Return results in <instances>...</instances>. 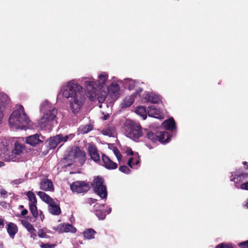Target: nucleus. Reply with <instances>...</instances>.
I'll use <instances>...</instances> for the list:
<instances>
[{
    "label": "nucleus",
    "instance_id": "423d86ee",
    "mask_svg": "<svg viewBox=\"0 0 248 248\" xmlns=\"http://www.w3.org/2000/svg\"><path fill=\"white\" fill-rule=\"evenodd\" d=\"M85 101L83 92H78L71 97L69 100V106L72 112L78 113L81 109Z\"/></svg>",
    "mask_w": 248,
    "mask_h": 248
},
{
    "label": "nucleus",
    "instance_id": "2eb2a0df",
    "mask_svg": "<svg viewBox=\"0 0 248 248\" xmlns=\"http://www.w3.org/2000/svg\"><path fill=\"white\" fill-rule=\"evenodd\" d=\"M126 153L128 155H131L128 159V166L131 168H134V166L138 165L140 162V157L138 154L134 153L130 149L127 150Z\"/></svg>",
    "mask_w": 248,
    "mask_h": 248
},
{
    "label": "nucleus",
    "instance_id": "f8f14e48",
    "mask_svg": "<svg viewBox=\"0 0 248 248\" xmlns=\"http://www.w3.org/2000/svg\"><path fill=\"white\" fill-rule=\"evenodd\" d=\"M107 95H109L111 97L117 98L120 96V91L119 85L116 83H111L105 89Z\"/></svg>",
    "mask_w": 248,
    "mask_h": 248
},
{
    "label": "nucleus",
    "instance_id": "58836bf2",
    "mask_svg": "<svg viewBox=\"0 0 248 248\" xmlns=\"http://www.w3.org/2000/svg\"><path fill=\"white\" fill-rule=\"evenodd\" d=\"M119 170L125 173H128L130 172V170L126 166H121L119 168Z\"/></svg>",
    "mask_w": 248,
    "mask_h": 248
},
{
    "label": "nucleus",
    "instance_id": "5fc2aeb1",
    "mask_svg": "<svg viewBox=\"0 0 248 248\" xmlns=\"http://www.w3.org/2000/svg\"><path fill=\"white\" fill-rule=\"evenodd\" d=\"M1 194L2 195H6L7 193V192L5 190H1L0 192Z\"/></svg>",
    "mask_w": 248,
    "mask_h": 248
},
{
    "label": "nucleus",
    "instance_id": "c9c22d12",
    "mask_svg": "<svg viewBox=\"0 0 248 248\" xmlns=\"http://www.w3.org/2000/svg\"><path fill=\"white\" fill-rule=\"evenodd\" d=\"M114 154L115 155L118 161L120 163L122 161V155L120 153L119 151L116 148H114L113 150Z\"/></svg>",
    "mask_w": 248,
    "mask_h": 248
},
{
    "label": "nucleus",
    "instance_id": "4d7b16f0",
    "mask_svg": "<svg viewBox=\"0 0 248 248\" xmlns=\"http://www.w3.org/2000/svg\"><path fill=\"white\" fill-rule=\"evenodd\" d=\"M107 212H108V213H109L111 212V208H108L107 209Z\"/></svg>",
    "mask_w": 248,
    "mask_h": 248
},
{
    "label": "nucleus",
    "instance_id": "ddd939ff",
    "mask_svg": "<svg viewBox=\"0 0 248 248\" xmlns=\"http://www.w3.org/2000/svg\"><path fill=\"white\" fill-rule=\"evenodd\" d=\"M148 114L149 116L154 117L158 119H164V113L160 108H157L154 105H151L148 107Z\"/></svg>",
    "mask_w": 248,
    "mask_h": 248
},
{
    "label": "nucleus",
    "instance_id": "473e14b6",
    "mask_svg": "<svg viewBox=\"0 0 248 248\" xmlns=\"http://www.w3.org/2000/svg\"><path fill=\"white\" fill-rule=\"evenodd\" d=\"M124 82L125 87L128 88L129 90L132 89L135 86V81L133 79H125Z\"/></svg>",
    "mask_w": 248,
    "mask_h": 248
},
{
    "label": "nucleus",
    "instance_id": "9d476101",
    "mask_svg": "<svg viewBox=\"0 0 248 248\" xmlns=\"http://www.w3.org/2000/svg\"><path fill=\"white\" fill-rule=\"evenodd\" d=\"M74 136V134H70L68 135H58L51 137L48 141L49 146L50 148L54 149L59 144L62 142H65L68 140H71Z\"/></svg>",
    "mask_w": 248,
    "mask_h": 248
},
{
    "label": "nucleus",
    "instance_id": "37998d69",
    "mask_svg": "<svg viewBox=\"0 0 248 248\" xmlns=\"http://www.w3.org/2000/svg\"><path fill=\"white\" fill-rule=\"evenodd\" d=\"M56 245L55 244H49L48 243H46V244H43L42 246H41V247L42 248H53L55 247Z\"/></svg>",
    "mask_w": 248,
    "mask_h": 248
},
{
    "label": "nucleus",
    "instance_id": "5701e85b",
    "mask_svg": "<svg viewBox=\"0 0 248 248\" xmlns=\"http://www.w3.org/2000/svg\"><path fill=\"white\" fill-rule=\"evenodd\" d=\"M135 97V93L126 96L121 104L122 108H125L130 106L133 103Z\"/></svg>",
    "mask_w": 248,
    "mask_h": 248
},
{
    "label": "nucleus",
    "instance_id": "1a4fd4ad",
    "mask_svg": "<svg viewBox=\"0 0 248 248\" xmlns=\"http://www.w3.org/2000/svg\"><path fill=\"white\" fill-rule=\"evenodd\" d=\"M92 186L95 191L102 198H106L107 192L106 187L103 185L102 179L100 177L94 178L92 183Z\"/></svg>",
    "mask_w": 248,
    "mask_h": 248
},
{
    "label": "nucleus",
    "instance_id": "cd10ccee",
    "mask_svg": "<svg viewBox=\"0 0 248 248\" xmlns=\"http://www.w3.org/2000/svg\"><path fill=\"white\" fill-rule=\"evenodd\" d=\"M96 232L93 229H87L83 232V235L85 238L87 239H92L94 238V235Z\"/></svg>",
    "mask_w": 248,
    "mask_h": 248
},
{
    "label": "nucleus",
    "instance_id": "6ab92c4d",
    "mask_svg": "<svg viewBox=\"0 0 248 248\" xmlns=\"http://www.w3.org/2000/svg\"><path fill=\"white\" fill-rule=\"evenodd\" d=\"M102 159L104 165L107 169L110 170L115 169L117 168V164L111 161L108 156L103 155Z\"/></svg>",
    "mask_w": 248,
    "mask_h": 248
},
{
    "label": "nucleus",
    "instance_id": "b1692460",
    "mask_svg": "<svg viewBox=\"0 0 248 248\" xmlns=\"http://www.w3.org/2000/svg\"><path fill=\"white\" fill-rule=\"evenodd\" d=\"M40 188L45 191H53L52 183L49 180H43L40 183Z\"/></svg>",
    "mask_w": 248,
    "mask_h": 248
},
{
    "label": "nucleus",
    "instance_id": "ea45409f",
    "mask_svg": "<svg viewBox=\"0 0 248 248\" xmlns=\"http://www.w3.org/2000/svg\"><path fill=\"white\" fill-rule=\"evenodd\" d=\"M216 248H233V247L230 244H225L222 243L217 245Z\"/></svg>",
    "mask_w": 248,
    "mask_h": 248
},
{
    "label": "nucleus",
    "instance_id": "a878e982",
    "mask_svg": "<svg viewBox=\"0 0 248 248\" xmlns=\"http://www.w3.org/2000/svg\"><path fill=\"white\" fill-rule=\"evenodd\" d=\"M49 212L53 215L58 216L61 213V209L60 207L54 203H51L48 206Z\"/></svg>",
    "mask_w": 248,
    "mask_h": 248
},
{
    "label": "nucleus",
    "instance_id": "2f4dec72",
    "mask_svg": "<svg viewBox=\"0 0 248 248\" xmlns=\"http://www.w3.org/2000/svg\"><path fill=\"white\" fill-rule=\"evenodd\" d=\"M26 195L29 200L30 204H36L37 202L36 198L34 193L31 191H28L26 193Z\"/></svg>",
    "mask_w": 248,
    "mask_h": 248
},
{
    "label": "nucleus",
    "instance_id": "49530a36",
    "mask_svg": "<svg viewBox=\"0 0 248 248\" xmlns=\"http://www.w3.org/2000/svg\"><path fill=\"white\" fill-rule=\"evenodd\" d=\"M96 202V200L93 199L89 198L87 199V202L90 204H92Z\"/></svg>",
    "mask_w": 248,
    "mask_h": 248
},
{
    "label": "nucleus",
    "instance_id": "a18cd8bd",
    "mask_svg": "<svg viewBox=\"0 0 248 248\" xmlns=\"http://www.w3.org/2000/svg\"><path fill=\"white\" fill-rule=\"evenodd\" d=\"M161 138L162 139H163L164 140H166V141H163V142H160L161 143H167V142H169L170 140V137L169 134H168V139H166V136H162Z\"/></svg>",
    "mask_w": 248,
    "mask_h": 248
},
{
    "label": "nucleus",
    "instance_id": "dca6fc26",
    "mask_svg": "<svg viewBox=\"0 0 248 248\" xmlns=\"http://www.w3.org/2000/svg\"><path fill=\"white\" fill-rule=\"evenodd\" d=\"M58 229L60 232H76L77 229L72 225L63 223L58 226Z\"/></svg>",
    "mask_w": 248,
    "mask_h": 248
},
{
    "label": "nucleus",
    "instance_id": "09e8293b",
    "mask_svg": "<svg viewBox=\"0 0 248 248\" xmlns=\"http://www.w3.org/2000/svg\"><path fill=\"white\" fill-rule=\"evenodd\" d=\"M243 206L245 208H248V199L244 202Z\"/></svg>",
    "mask_w": 248,
    "mask_h": 248
},
{
    "label": "nucleus",
    "instance_id": "79ce46f5",
    "mask_svg": "<svg viewBox=\"0 0 248 248\" xmlns=\"http://www.w3.org/2000/svg\"><path fill=\"white\" fill-rule=\"evenodd\" d=\"M29 232L31 234V237L33 238V239L37 236V231L34 228H33V229Z\"/></svg>",
    "mask_w": 248,
    "mask_h": 248
},
{
    "label": "nucleus",
    "instance_id": "20e7f679",
    "mask_svg": "<svg viewBox=\"0 0 248 248\" xmlns=\"http://www.w3.org/2000/svg\"><path fill=\"white\" fill-rule=\"evenodd\" d=\"M125 125V134L128 138L136 140L143 136L142 127L140 124L131 120H127Z\"/></svg>",
    "mask_w": 248,
    "mask_h": 248
},
{
    "label": "nucleus",
    "instance_id": "8fccbe9b",
    "mask_svg": "<svg viewBox=\"0 0 248 248\" xmlns=\"http://www.w3.org/2000/svg\"><path fill=\"white\" fill-rule=\"evenodd\" d=\"M0 204L4 208H7L9 206L8 204L3 202H1Z\"/></svg>",
    "mask_w": 248,
    "mask_h": 248
},
{
    "label": "nucleus",
    "instance_id": "bf43d9fd",
    "mask_svg": "<svg viewBox=\"0 0 248 248\" xmlns=\"http://www.w3.org/2000/svg\"><path fill=\"white\" fill-rule=\"evenodd\" d=\"M104 218H104V217L100 218V219H104Z\"/></svg>",
    "mask_w": 248,
    "mask_h": 248
},
{
    "label": "nucleus",
    "instance_id": "3c124183",
    "mask_svg": "<svg viewBox=\"0 0 248 248\" xmlns=\"http://www.w3.org/2000/svg\"><path fill=\"white\" fill-rule=\"evenodd\" d=\"M27 213H28V211L26 209H23L21 211V215L25 216L27 214Z\"/></svg>",
    "mask_w": 248,
    "mask_h": 248
},
{
    "label": "nucleus",
    "instance_id": "4c0bfd02",
    "mask_svg": "<svg viewBox=\"0 0 248 248\" xmlns=\"http://www.w3.org/2000/svg\"><path fill=\"white\" fill-rule=\"evenodd\" d=\"M23 181H24V180L23 179L18 178V179H16L10 182V184L13 186L16 185H19V184H20L22 183H23Z\"/></svg>",
    "mask_w": 248,
    "mask_h": 248
},
{
    "label": "nucleus",
    "instance_id": "412c9836",
    "mask_svg": "<svg viewBox=\"0 0 248 248\" xmlns=\"http://www.w3.org/2000/svg\"><path fill=\"white\" fill-rule=\"evenodd\" d=\"M88 152L91 158L95 162H98L100 160L99 155L95 146L90 145L88 147Z\"/></svg>",
    "mask_w": 248,
    "mask_h": 248
},
{
    "label": "nucleus",
    "instance_id": "c85d7f7f",
    "mask_svg": "<svg viewBox=\"0 0 248 248\" xmlns=\"http://www.w3.org/2000/svg\"><path fill=\"white\" fill-rule=\"evenodd\" d=\"M102 133L104 135L109 137H115L116 136L115 129L114 126H108L102 131Z\"/></svg>",
    "mask_w": 248,
    "mask_h": 248
},
{
    "label": "nucleus",
    "instance_id": "6e6552de",
    "mask_svg": "<svg viewBox=\"0 0 248 248\" xmlns=\"http://www.w3.org/2000/svg\"><path fill=\"white\" fill-rule=\"evenodd\" d=\"M85 154L78 148H75L71 150L66 156L65 160L70 165L73 162L82 163L85 160Z\"/></svg>",
    "mask_w": 248,
    "mask_h": 248
},
{
    "label": "nucleus",
    "instance_id": "aec40b11",
    "mask_svg": "<svg viewBox=\"0 0 248 248\" xmlns=\"http://www.w3.org/2000/svg\"><path fill=\"white\" fill-rule=\"evenodd\" d=\"M26 141L27 144L34 146L41 142L42 140L40 139L39 135L35 134L28 137L26 138Z\"/></svg>",
    "mask_w": 248,
    "mask_h": 248
},
{
    "label": "nucleus",
    "instance_id": "393cba45",
    "mask_svg": "<svg viewBox=\"0 0 248 248\" xmlns=\"http://www.w3.org/2000/svg\"><path fill=\"white\" fill-rule=\"evenodd\" d=\"M37 195L43 201L47 203L49 205L54 203L53 199L44 192L39 191L37 193Z\"/></svg>",
    "mask_w": 248,
    "mask_h": 248
},
{
    "label": "nucleus",
    "instance_id": "bb28decb",
    "mask_svg": "<svg viewBox=\"0 0 248 248\" xmlns=\"http://www.w3.org/2000/svg\"><path fill=\"white\" fill-rule=\"evenodd\" d=\"M135 112L140 115L143 120H145L147 118V111L146 108L143 106H138L135 108Z\"/></svg>",
    "mask_w": 248,
    "mask_h": 248
},
{
    "label": "nucleus",
    "instance_id": "f257e3e1",
    "mask_svg": "<svg viewBox=\"0 0 248 248\" xmlns=\"http://www.w3.org/2000/svg\"><path fill=\"white\" fill-rule=\"evenodd\" d=\"M108 80V75L105 72L98 74L96 82L93 78H83L80 83L84 86L87 97L92 101L103 102L107 97V91L104 88Z\"/></svg>",
    "mask_w": 248,
    "mask_h": 248
},
{
    "label": "nucleus",
    "instance_id": "a211bd4d",
    "mask_svg": "<svg viewBox=\"0 0 248 248\" xmlns=\"http://www.w3.org/2000/svg\"><path fill=\"white\" fill-rule=\"evenodd\" d=\"M6 230L10 237L14 239L18 232V227L13 222H9L6 225Z\"/></svg>",
    "mask_w": 248,
    "mask_h": 248
},
{
    "label": "nucleus",
    "instance_id": "c756f323",
    "mask_svg": "<svg viewBox=\"0 0 248 248\" xmlns=\"http://www.w3.org/2000/svg\"><path fill=\"white\" fill-rule=\"evenodd\" d=\"M163 127L166 129L172 130L175 128V122L173 119H169L162 124Z\"/></svg>",
    "mask_w": 248,
    "mask_h": 248
},
{
    "label": "nucleus",
    "instance_id": "f03ea898",
    "mask_svg": "<svg viewBox=\"0 0 248 248\" xmlns=\"http://www.w3.org/2000/svg\"><path fill=\"white\" fill-rule=\"evenodd\" d=\"M29 122L23 107L21 105L17 106L9 118V123L10 126L16 129H22L27 126Z\"/></svg>",
    "mask_w": 248,
    "mask_h": 248
},
{
    "label": "nucleus",
    "instance_id": "4be33fe9",
    "mask_svg": "<svg viewBox=\"0 0 248 248\" xmlns=\"http://www.w3.org/2000/svg\"><path fill=\"white\" fill-rule=\"evenodd\" d=\"M248 175L246 174H242L241 175H236L233 176V175L231 178V180L234 181L235 186L237 188H239V185L241 182H242L245 179L247 178Z\"/></svg>",
    "mask_w": 248,
    "mask_h": 248
},
{
    "label": "nucleus",
    "instance_id": "13d9d810",
    "mask_svg": "<svg viewBox=\"0 0 248 248\" xmlns=\"http://www.w3.org/2000/svg\"><path fill=\"white\" fill-rule=\"evenodd\" d=\"M30 221H32V220H31L32 218H31V217H30Z\"/></svg>",
    "mask_w": 248,
    "mask_h": 248
},
{
    "label": "nucleus",
    "instance_id": "39448f33",
    "mask_svg": "<svg viewBox=\"0 0 248 248\" xmlns=\"http://www.w3.org/2000/svg\"><path fill=\"white\" fill-rule=\"evenodd\" d=\"M83 87L75 80L70 81L64 84L62 87L61 92L66 98L72 97L78 92L83 91Z\"/></svg>",
    "mask_w": 248,
    "mask_h": 248
},
{
    "label": "nucleus",
    "instance_id": "6e6d98bb",
    "mask_svg": "<svg viewBox=\"0 0 248 248\" xmlns=\"http://www.w3.org/2000/svg\"><path fill=\"white\" fill-rule=\"evenodd\" d=\"M4 165V164L3 162L0 161V167H1Z\"/></svg>",
    "mask_w": 248,
    "mask_h": 248
},
{
    "label": "nucleus",
    "instance_id": "e433bc0d",
    "mask_svg": "<svg viewBox=\"0 0 248 248\" xmlns=\"http://www.w3.org/2000/svg\"><path fill=\"white\" fill-rule=\"evenodd\" d=\"M0 100L2 103H6L9 101L8 96L5 93H1L0 95Z\"/></svg>",
    "mask_w": 248,
    "mask_h": 248
},
{
    "label": "nucleus",
    "instance_id": "f704fd0d",
    "mask_svg": "<svg viewBox=\"0 0 248 248\" xmlns=\"http://www.w3.org/2000/svg\"><path fill=\"white\" fill-rule=\"evenodd\" d=\"M92 127L90 125H87L85 126L80 127L79 128V132L82 134H85L90 131Z\"/></svg>",
    "mask_w": 248,
    "mask_h": 248
},
{
    "label": "nucleus",
    "instance_id": "9b49d317",
    "mask_svg": "<svg viewBox=\"0 0 248 248\" xmlns=\"http://www.w3.org/2000/svg\"><path fill=\"white\" fill-rule=\"evenodd\" d=\"M71 189L74 192H86L90 189V186L85 182L77 181L71 185Z\"/></svg>",
    "mask_w": 248,
    "mask_h": 248
},
{
    "label": "nucleus",
    "instance_id": "f3484780",
    "mask_svg": "<svg viewBox=\"0 0 248 248\" xmlns=\"http://www.w3.org/2000/svg\"><path fill=\"white\" fill-rule=\"evenodd\" d=\"M143 101L153 103H158L161 101L159 95L153 93H145L143 94Z\"/></svg>",
    "mask_w": 248,
    "mask_h": 248
},
{
    "label": "nucleus",
    "instance_id": "864d4df0",
    "mask_svg": "<svg viewBox=\"0 0 248 248\" xmlns=\"http://www.w3.org/2000/svg\"><path fill=\"white\" fill-rule=\"evenodd\" d=\"M108 116H109V115H108V113L104 115V116L103 118V120H107L108 118Z\"/></svg>",
    "mask_w": 248,
    "mask_h": 248
},
{
    "label": "nucleus",
    "instance_id": "a19ab883",
    "mask_svg": "<svg viewBox=\"0 0 248 248\" xmlns=\"http://www.w3.org/2000/svg\"><path fill=\"white\" fill-rule=\"evenodd\" d=\"M238 245L240 248H248V240L242 242Z\"/></svg>",
    "mask_w": 248,
    "mask_h": 248
},
{
    "label": "nucleus",
    "instance_id": "7ed1b4c3",
    "mask_svg": "<svg viewBox=\"0 0 248 248\" xmlns=\"http://www.w3.org/2000/svg\"><path fill=\"white\" fill-rule=\"evenodd\" d=\"M41 110L44 112V115L39 121L38 125L43 129L51 124L56 116L57 110L47 101L43 103Z\"/></svg>",
    "mask_w": 248,
    "mask_h": 248
},
{
    "label": "nucleus",
    "instance_id": "603ef678",
    "mask_svg": "<svg viewBox=\"0 0 248 248\" xmlns=\"http://www.w3.org/2000/svg\"><path fill=\"white\" fill-rule=\"evenodd\" d=\"M3 221H4L3 219L0 218V226H4Z\"/></svg>",
    "mask_w": 248,
    "mask_h": 248
},
{
    "label": "nucleus",
    "instance_id": "de8ad7c7",
    "mask_svg": "<svg viewBox=\"0 0 248 248\" xmlns=\"http://www.w3.org/2000/svg\"><path fill=\"white\" fill-rule=\"evenodd\" d=\"M46 233L44 232H42L39 233L38 234V236L40 238H45V237H46Z\"/></svg>",
    "mask_w": 248,
    "mask_h": 248
},
{
    "label": "nucleus",
    "instance_id": "c03bdc74",
    "mask_svg": "<svg viewBox=\"0 0 248 248\" xmlns=\"http://www.w3.org/2000/svg\"><path fill=\"white\" fill-rule=\"evenodd\" d=\"M240 188L243 190H248V182L241 184L240 185Z\"/></svg>",
    "mask_w": 248,
    "mask_h": 248
},
{
    "label": "nucleus",
    "instance_id": "4468645a",
    "mask_svg": "<svg viewBox=\"0 0 248 248\" xmlns=\"http://www.w3.org/2000/svg\"><path fill=\"white\" fill-rule=\"evenodd\" d=\"M166 136V139H168V133L166 132H158L155 135L152 132H149L147 134V137L151 140L155 142L158 140L159 142L165 141V140L161 138V136ZM166 141V140H165Z\"/></svg>",
    "mask_w": 248,
    "mask_h": 248
},
{
    "label": "nucleus",
    "instance_id": "72a5a7b5",
    "mask_svg": "<svg viewBox=\"0 0 248 248\" xmlns=\"http://www.w3.org/2000/svg\"><path fill=\"white\" fill-rule=\"evenodd\" d=\"M20 221L22 225L28 230V232L33 229V226L28 220L21 219Z\"/></svg>",
    "mask_w": 248,
    "mask_h": 248
},
{
    "label": "nucleus",
    "instance_id": "7c9ffc66",
    "mask_svg": "<svg viewBox=\"0 0 248 248\" xmlns=\"http://www.w3.org/2000/svg\"><path fill=\"white\" fill-rule=\"evenodd\" d=\"M30 208L32 214L34 217H37L38 216H41L42 212L39 214L37 211L36 204H30Z\"/></svg>",
    "mask_w": 248,
    "mask_h": 248
},
{
    "label": "nucleus",
    "instance_id": "0eeeda50",
    "mask_svg": "<svg viewBox=\"0 0 248 248\" xmlns=\"http://www.w3.org/2000/svg\"><path fill=\"white\" fill-rule=\"evenodd\" d=\"M24 150L25 147L23 145L16 142L14 148L11 153L6 151L3 153V155L1 156L5 161H15L19 158Z\"/></svg>",
    "mask_w": 248,
    "mask_h": 248
}]
</instances>
